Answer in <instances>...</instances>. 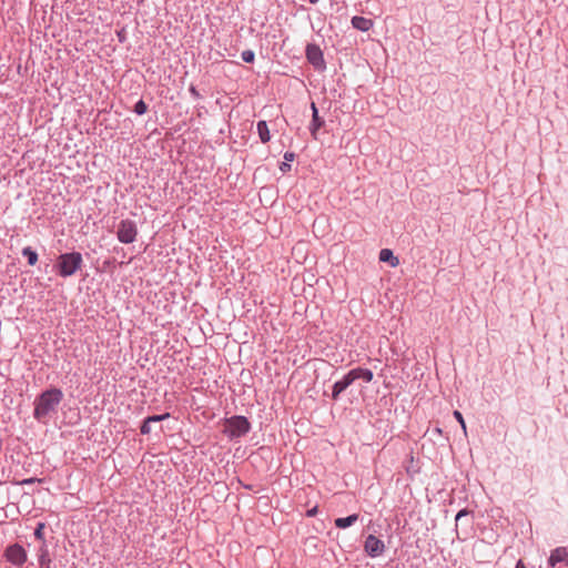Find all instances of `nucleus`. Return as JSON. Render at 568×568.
Segmentation results:
<instances>
[{
    "label": "nucleus",
    "mask_w": 568,
    "mask_h": 568,
    "mask_svg": "<svg viewBox=\"0 0 568 568\" xmlns=\"http://www.w3.org/2000/svg\"><path fill=\"white\" fill-rule=\"evenodd\" d=\"M385 544L383 540L374 535H368L364 542V550L371 558L379 557L385 551Z\"/></svg>",
    "instance_id": "nucleus-8"
},
{
    "label": "nucleus",
    "mask_w": 568,
    "mask_h": 568,
    "mask_svg": "<svg viewBox=\"0 0 568 568\" xmlns=\"http://www.w3.org/2000/svg\"><path fill=\"white\" fill-rule=\"evenodd\" d=\"M150 422H148V419L145 418L140 427V432L141 434L143 435H148L151 433V426H150Z\"/></svg>",
    "instance_id": "nucleus-21"
},
{
    "label": "nucleus",
    "mask_w": 568,
    "mask_h": 568,
    "mask_svg": "<svg viewBox=\"0 0 568 568\" xmlns=\"http://www.w3.org/2000/svg\"><path fill=\"white\" fill-rule=\"evenodd\" d=\"M34 481H36V479H34V478H28V479H24V480L22 481V484H27V485H28V484H32V483H34Z\"/></svg>",
    "instance_id": "nucleus-27"
},
{
    "label": "nucleus",
    "mask_w": 568,
    "mask_h": 568,
    "mask_svg": "<svg viewBox=\"0 0 568 568\" xmlns=\"http://www.w3.org/2000/svg\"><path fill=\"white\" fill-rule=\"evenodd\" d=\"M357 520H358V515L357 514H352V515H349L347 517L336 518L334 524H335V526L337 528L345 529V528H348L352 525H354Z\"/></svg>",
    "instance_id": "nucleus-12"
},
{
    "label": "nucleus",
    "mask_w": 568,
    "mask_h": 568,
    "mask_svg": "<svg viewBox=\"0 0 568 568\" xmlns=\"http://www.w3.org/2000/svg\"><path fill=\"white\" fill-rule=\"evenodd\" d=\"M22 255L27 257L28 264L33 266L38 262V253L30 246L22 248Z\"/></svg>",
    "instance_id": "nucleus-15"
},
{
    "label": "nucleus",
    "mask_w": 568,
    "mask_h": 568,
    "mask_svg": "<svg viewBox=\"0 0 568 568\" xmlns=\"http://www.w3.org/2000/svg\"><path fill=\"white\" fill-rule=\"evenodd\" d=\"M454 417L460 424L464 433L466 434V423L464 420V417H463L462 413L459 410H454Z\"/></svg>",
    "instance_id": "nucleus-20"
},
{
    "label": "nucleus",
    "mask_w": 568,
    "mask_h": 568,
    "mask_svg": "<svg viewBox=\"0 0 568 568\" xmlns=\"http://www.w3.org/2000/svg\"><path fill=\"white\" fill-rule=\"evenodd\" d=\"M310 2H311L312 4H315V3H317V2H318V0H310Z\"/></svg>",
    "instance_id": "nucleus-30"
},
{
    "label": "nucleus",
    "mask_w": 568,
    "mask_h": 568,
    "mask_svg": "<svg viewBox=\"0 0 568 568\" xmlns=\"http://www.w3.org/2000/svg\"><path fill=\"white\" fill-rule=\"evenodd\" d=\"M189 92L191 93V95L194 98V99H200L201 98V94L199 93V91L196 90V88L194 85H191L189 88Z\"/></svg>",
    "instance_id": "nucleus-25"
},
{
    "label": "nucleus",
    "mask_w": 568,
    "mask_h": 568,
    "mask_svg": "<svg viewBox=\"0 0 568 568\" xmlns=\"http://www.w3.org/2000/svg\"><path fill=\"white\" fill-rule=\"evenodd\" d=\"M251 430V423L245 416L235 415L225 419L223 433L230 439L245 436Z\"/></svg>",
    "instance_id": "nucleus-4"
},
{
    "label": "nucleus",
    "mask_w": 568,
    "mask_h": 568,
    "mask_svg": "<svg viewBox=\"0 0 568 568\" xmlns=\"http://www.w3.org/2000/svg\"><path fill=\"white\" fill-rule=\"evenodd\" d=\"M136 223L130 219L121 220L116 227V239L122 244H131L136 240Z\"/></svg>",
    "instance_id": "nucleus-5"
},
{
    "label": "nucleus",
    "mask_w": 568,
    "mask_h": 568,
    "mask_svg": "<svg viewBox=\"0 0 568 568\" xmlns=\"http://www.w3.org/2000/svg\"><path fill=\"white\" fill-rule=\"evenodd\" d=\"M381 262H389L392 266L398 265V258L394 256L393 251L389 248H383L379 252Z\"/></svg>",
    "instance_id": "nucleus-14"
},
{
    "label": "nucleus",
    "mask_w": 568,
    "mask_h": 568,
    "mask_svg": "<svg viewBox=\"0 0 568 568\" xmlns=\"http://www.w3.org/2000/svg\"><path fill=\"white\" fill-rule=\"evenodd\" d=\"M133 111H134L138 115H143V114H144V113H146V111H148V105H146V103L141 99V100H139V101L135 103Z\"/></svg>",
    "instance_id": "nucleus-16"
},
{
    "label": "nucleus",
    "mask_w": 568,
    "mask_h": 568,
    "mask_svg": "<svg viewBox=\"0 0 568 568\" xmlns=\"http://www.w3.org/2000/svg\"><path fill=\"white\" fill-rule=\"evenodd\" d=\"M257 133L262 143H267L271 140L270 130L266 121L261 120L256 124Z\"/></svg>",
    "instance_id": "nucleus-13"
},
{
    "label": "nucleus",
    "mask_w": 568,
    "mask_h": 568,
    "mask_svg": "<svg viewBox=\"0 0 568 568\" xmlns=\"http://www.w3.org/2000/svg\"><path fill=\"white\" fill-rule=\"evenodd\" d=\"M44 527H45V525L43 523H39L37 525V528L34 529V537L37 540H44V534H43Z\"/></svg>",
    "instance_id": "nucleus-19"
},
{
    "label": "nucleus",
    "mask_w": 568,
    "mask_h": 568,
    "mask_svg": "<svg viewBox=\"0 0 568 568\" xmlns=\"http://www.w3.org/2000/svg\"><path fill=\"white\" fill-rule=\"evenodd\" d=\"M284 161L285 162H293L295 160V153L294 152H291V151H287L284 153Z\"/></svg>",
    "instance_id": "nucleus-23"
},
{
    "label": "nucleus",
    "mask_w": 568,
    "mask_h": 568,
    "mask_svg": "<svg viewBox=\"0 0 568 568\" xmlns=\"http://www.w3.org/2000/svg\"><path fill=\"white\" fill-rule=\"evenodd\" d=\"M351 23L353 28L363 32L369 31L374 26L373 20L361 16L353 17Z\"/></svg>",
    "instance_id": "nucleus-11"
},
{
    "label": "nucleus",
    "mask_w": 568,
    "mask_h": 568,
    "mask_svg": "<svg viewBox=\"0 0 568 568\" xmlns=\"http://www.w3.org/2000/svg\"><path fill=\"white\" fill-rule=\"evenodd\" d=\"M374 378V374L369 368L356 367L345 374L342 379L334 383L332 387V398L337 400L339 395L351 386L356 379H363L366 383H371Z\"/></svg>",
    "instance_id": "nucleus-2"
},
{
    "label": "nucleus",
    "mask_w": 568,
    "mask_h": 568,
    "mask_svg": "<svg viewBox=\"0 0 568 568\" xmlns=\"http://www.w3.org/2000/svg\"><path fill=\"white\" fill-rule=\"evenodd\" d=\"M433 432L436 434H442V429L439 427L434 428Z\"/></svg>",
    "instance_id": "nucleus-29"
},
{
    "label": "nucleus",
    "mask_w": 568,
    "mask_h": 568,
    "mask_svg": "<svg viewBox=\"0 0 568 568\" xmlns=\"http://www.w3.org/2000/svg\"><path fill=\"white\" fill-rule=\"evenodd\" d=\"M317 511H318L317 506H315L306 511V516L314 517L317 514Z\"/></svg>",
    "instance_id": "nucleus-26"
},
{
    "label": "nucleus",
    "mask_w": 568,
    "mask_h": 568,
    "mask_svg": "<svg viewBox=\"0 0 568 568\" xmlns=\"http://www.w3.org/2000/svg\"><path fill=\"white\" fill-rule=\"evenodd\" d=\"M305 55L307 61L318 71H324L326 69V63L324 60V54L321 48L314 43H310L306 47Z\"/></svg>",
    "instance_id": "nucleus-6"
},
{
    "label": "nucleus",
    "mask_w": 568,
    "mask_h": 568,
    "mask_svg": "<svg viewBox=\"0 0 568 568\" xmlns=\"http://www.w3.org/2000/svg\"><path fill=\"white\" fill-rule=\"evenodd\" d=\"M566 561L568 565V550L566 547H557L551 550L550 556L548 558V565L550 567H555L557 564Z\"/></svg>",
    "instance_id": "nucleus-9"
},
{
    "label": "nucleus",
    "mask_w": 568,
    "mask_h": 568,
    "mask_svg": "<svg viewBox=\"0 0 568 568\" xmlns=\"http://www.w3.org/2000/svg\"><path fill=\"white\" fill-rule=\"evenodd\" d=\"M290 170H291V164H290V162H285V161H284V162H282V163L280 164V171H281L282 173H287Z\"/></svg>",
    "instance_id": "nucleus-24"
},
{
    "label": "nucleus",
    "mask_w": 568,
    "mask_h": 568,
    "mask_svg": "<svg viewBox=\"0 0 568 568\" xmlns=\"http://www.w3.org/2000/svg\"><path fill=\"white\" fill-rule=\"evenodd\" d=\"M468 515H469L468 509L464 508V509H460V510L457 513V515H456L455 519H456V521H459L463 517H466V516H468Z\"/></svg>",
    "instance_id": "nucleus-22"
},
{
    "label": "nucleus",
    "mask_w": 568,
    "mask_h": 568,
    "mask_svg": "<svg viewBox=\"0 0 568 568\" xmlns=\"http://www.w3.org/2000/svg\"><path fill=\"white\" fill-rule=\"evenodd\" d=\"M83 265L82 254L80 252L63 253L58 257L54 265L61 277L74 275Z\"/></svg>",
    "instance_id": "nucleus-3"
},
{
    "label": "nucleus",
    "mask_w": 568,
    "mask_h": 568,
    "mask_svg": "<svg viewBox=\"0 0 568 568\" xmlns=\"http://www.w3.org/2000/svg\"><path fill=\"white\" fill-rule=\"evenodd\" d=\"M170 417V413H164V414H161V415H151V416H148L146 419L148 422L150 423H158V422H162V420H165Z\"/></svg>",
    "instance_id": "nucleus-18"
},
{
    "label": "nucleus",
    "mask_w": 568,
    "mask_h": 568,
    "mask_svg": "<svg viewBox=\"0 0 568 568\" xmlns=\"http://www.w3.org/2000/svg\"><path fill=\"white\" fill-rule=\"evenodd\" d=\"M312 109V122L310 125V132L314 139H317V131L324 125V120L320 118L318 110L314 102L311 103Z\"/></svg>",
    "instance_id": "nucleus-10"
},
{
    "label": "nucleus",
    "mask_w": 568,
    "mask_h": 568,
    "mask_svg": "<svg viewBox=\"0 0 568 568\" xmlns=\"http://www.w3.org/2000/svg\"><path fill=\"white\" fill-rule=\"evenodd\" d=\"M241 58L244 62L246 63H252L254 62V59H255V53L254 51L252 50H244L242 53H241Z\"/></svg>",
    "instance_id": "nucleus-17"
},
{
    "label": "nucleus",
    "mask_w": 568,
    "mask_h": 568,
    "mask_svg": "<svg viewBox=\"0 0 568 568\" xmlns=\"http://www.w3.org/2000/svg\"><path fill=\"white\" fill-rule=\"evenodd\" d=\"M6 559L14 565L22 566L27 561V551L20 544H13L7 547L4 552Z\"/></svg>",
    "instance_id": "nucleus-7"
},
{
    "label": "nucleus",
    "mask_w": 568,
    "mask_h": 568,
    "mask_svg": "<svg viewBox=\"0 0 568 568\" xmlns=\"http://www.w3.org/2000/svg\"><path fill=\"white\" fill-rule=\"evenodd\" d=\"M63 399V392L60 388L51 387L43 390L34 399L33 417L42 424H47L57 414L58 407Z\"/></svg>",
    "instance_id": "nucleus-1"
},
{
    "label": "nucleus",
    "mask_w": 568,
    "mask_h": 568,
    "mask_svg": "<svg viewBox=\"0 0 568 568\" xmlns=\"http://www.w3.org/2000/svg\"><path fill=\"white\" fill-rule=\"evenodd\" d=\"M515 568H526L523 560H518Z\"/></svg>",
    "instance_id": "nucleus-28"
}]
</instances>
